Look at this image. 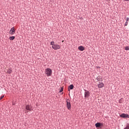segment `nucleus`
<instances>
[{
    "instance_id": "obj_12",
    "label": "nucleus",
    "mask_w": 129,
    "mask_h": 129,
    "mask_svg": "<svg viewBox=\"0 0 129 129\" xmlns=\"http://www.w3.org/2000/svg\"><path fill=\"white\" fill-rule=\"evenodd\" d=\"M128 22H129V18L128 17H126V22L124 24V26H127L128 24Z\"/></svg>"
},
{
    "instance_id": "obj_18",
    "label": "nucleus",
    "mask_w": 129,
    "mask_h": 129,
    "mask_svg": "<svg viewBox=\"0 0 129 129\" xmlns=\"http://www.w3.org/2000/svg\"><path fill=\"white\" fill-rule=\"evenodd\" d=\"M125 50H126V51H128L129 50V47L128 46H126L125 47Z\"/></svg>"
},
{
    "instance_id": "obj_19",
    "label": "nucleus",
    "mask_w": 129,
    "mask_h": 129,
    "mask_svg": "<svg viewBox=\"0 0 129 129\" xmlns=\"http://www.w3.org/2000/svg\"><path fill=\"white\" fill-rule=\"evenodd\" d=\"M4 97H5V96H1V97L0 98V100H2V99H3V98H4Z\"/></svg>"
},
{
    "instance_id": "obj_8",
    "label": "nucleus",
    "mask_w": 129,
    "mask_h": 129,
    "mask_svg": "<svg viewBox=\"0 0 129 129\" xmlns=\"http://www.w3.org/2000/svg\"><path fill=\"white\" fill-rule=\"evenodd\" d=\"M97 86L98 88H102V87H104V84L102 82H99V84H98Z\"/></svg>"
},
{
    "instance_id": "obj_9",
    "label": "nucleus",
    "mask_w": 129,
    "mask_h": 129,
    "mask_svg": "<svg viewBox=\"0 0 129 129\" xmlns=\"http://www.w3.org/2000/svg\"><path fill=\"white\" fill-rule=\"evenodd\" d=\"M15 28L13 27L10 31L9 33L11 35H14V34H15Z\"/></svg>"
},
{
    "instance_id": "obj_4",
    "label": "nucleus",
    "mask_w": 129,
    "mask_h": 129,
    "mask_svg": "<svg viewBox=\"0 0 129 129\" xmlns=\"http://www.w3.org/2000/svg\"><path fill=\"white\" fill-rule=\"evenodd\" d=\"M52 48L54 50H59V49H60L61 46L59 44L55 43L53 46H52Z\"/></svg>"
},
{
    "instance_id": "obj_17",
    "label": "nucleus",
    "mask_w": 129,
    "mask_h": 129,
    "mask_svg": "<svg viewBox=\"0 0 129 129\" xmlns=\"http://www.w3.org/2000/svg\"><path fill=\"white\" fill-rule=\"evenodd\" d=\"M63 87H61L59 92V93L62 92V91H63Z\"/></svg>"
},
{
    "instance_id": "obj_14",
    "label": "nucleus",
    "mask_w": 129,
    "mask_h": 129,
    "mask_svg": "<svg viewBox=\"0 0 129 129\" xmlns=\"http://www.w3.org/2000/svg\"><path fill=\"white\" fill-rule=\"evenodd\" d=\"M10 40L11 41H13V40H14L15 39V36H11V37H10L9 38Z\"/></svg>"
},
{
    "instance_id": "obj_11",
    "label": "nucleus",
    "mask_w": 129,
    "mask_h": 129,
    "mask_svg": "<svg viewBox=\"0 0 129 129\" xmlns=\"http://www.w3.org/2000/svg\"><path fill=\"white\" fill-rule=\"evenodd\" d=\"M74 88V86L73 84L70 85L68 87V91H70V90H72Z\"/></svg>"
},
{
    "instance_id": "obj_10",
    "label": "nucleus",
    "mask_w": 129,
    "mask_h": 129,
    "mask_svg": "<svg viewBox=\"0 0 129 129\" xmlns=\"http://www.w3.org/2000/svg\"><path fill=\"white\" fill-rule=\"evenodd\" d=\"M96 79L97 80V81H103V80L102 79V77L100 76H98Z\"/></svg>"
},
{
    "instance_id": "obj_22",
    "label": "nucleus",
    "mask_w": 129,
    "mask_h": 129,
    "mask_svg": "<svg viewBox=\"0 0 129 129\" xmlns=\"http://www.w3.org/2000/svg\"><path fill=\"white\" fill-rule=\"evenodd\" d=\"M26 112L28 113V111H27Z\"/></svg>"
},
{
    "instance_id": "obj_5",
    "label": "nucleus",
    "mask_w": 129,
    "mask_h": 129,
    "mask_svg": "<svg viewBox=\"0 0 129 129\" xmlns=\"http://www.w3.org/2000/svg\"><path fill=\"white\" fill-rule=\"evenodd\" d=\"M25 109L28 111H32L33 110V106L30 105H27L26 106Z\"/></svg>"
},
{
    "instance_id": "obj_1",
    "label": "nucleus",
    "mask_w": 129,
    "mask_h": 129,
    "mask_svg": "<svg viewBox=\"0 0 129 129\" xmlns=\"http://www.w3.org/2000/svg\"><path fill=\"white\" fill-rule=\"evenodd\" d=\"M45 73L47 77H49L52 75V70L50 68H47L45 70Z\"/></svg>"
},
{
    "instance_id": "obj_7",
    "label": "nucleus",
    "mask_w": 129,
    "mask_h": 129,
    "mask_svg": "<svg viewBox=\"0 0 129 129\" xmlns=\"http://www.w3.org/2000/svg\"><path fill=\"white\" fill-rule=\"evenodd\" d=\"M96 127H100V128H101L103 126V123L101 122H97L95 124Z\"/></svg>"
},
{
    "instance_id": "obj_20",
    "label": "nucleus",
    "mask_w": 129,
    "mask_h": 129,
    "mask_svg": "<svg viewBox=\"0 0 129 129\" xmlns=\"http://www.w3.org/2000/svg\"><path fill=\"white\" fill-rule=\"evenodd\" d=\"M119 103H121V99L119 100Z\"/></svg>"
},
{
    "instance_id": "obj_13",
    "label": "nucleus",
    "mask_w": 129,
    "mask_h": 129,
    "mask_svg": "<svg viewBox=\"0 0 129 129\" xmlns=\"http://www.w3.org/2000/svg\"><path fill=\"white\" fill-rule=\"evenodd\" d=\"M78 49L80 51H84L85 48L83 46H80L78 47Z\"/></svg>"
},
{
    "instance_id": "obj_21",
    "label": "nucleus",
    "mask_w": 129,
    "mask_h": 129,
    "mask_svg": "<svg viewBox=\"0 0 129 129\" xmlns=\"http://www.w3.org/2000/svg\"><path fill=\"white\" fill-rule=\"evenodd\" d=\"M124 2H128L129 0H123Z\"/></svg>"
},
{
    "instance_id": "obj_16",
    "label": "nucleus",
    "mask_w": 129,
    "mask_h": 129,
    "mask_svg": "<svg viewBox=\"0 0 129 129\" xmlns=\"http://www.w3.org/2000/svg\"><path fill=\"white\" fill-rule=\"evenodd\" d=\"M55 43H54V41H51L50 42V45H51V46H54V45L55 44Z\"/></svg>"
},
{
    "instance_id": "obj_15",
    "label": "nucleus",
    "mask_w": 129,
    "mask_h": 129,
    "mask_svg": "<svg viewBox=\"0 0 129 129\" xmlns=\"http://www.w3.org/2000/svg\"><path fill=\"white\" fill-rule=\"evenodd\" d=\"M12 73V70H8L7 71V73H9V74H11V73Z\"/></svg>"
},
{
    "instance_id": "obj_2",
    "label": "nucleus",
    "mask_w": 129,
    "mask_h": 129,
    "mask_svg": "<svg viewBox=\"0 0 129 129\" xmlns=\"http://www.w3.org/2000/svg\"><path fill=\"white\" fill-rule=\"evenodd\" d=\"M84 97L85 98H88L90 96V92L87 90H84Z\"/></svg>"
},
{
    "instance_id": "obj_3",
    "label": "nucleus",
    "mask_w": 129,
    "mask_h": 129,
    "mask_svg": "<svg viewBox=\"0 0 129 129\" xmlns=\"http://www.w3.org/2000/svg\"><path fill=\"white\" fill-rule=\"evenodd\" d=\"M67 107L69 110L71 109V103L70 102V100L67 99Z\"/></svg>"
},
{
    "instance_id": "obj_6",
    "label": "nucleus",
    "mask_w": 129,
    "mask_h": 129,
    "mask_svg": "<svg viewBox=\"0 0 129 129\" xmlns=\"http://www.w3.org/2000/svg\"><path fill=\"white\" fill-rule=\"evenodd\" d=\"M120 117L123 118H129V115L128 114L122 113L120 115Z\"/></svg>"
}]
</instances>
